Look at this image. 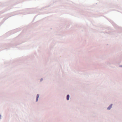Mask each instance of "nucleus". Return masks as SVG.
Instances as JSON below:
<instances>
[{"label": "nucleus", "instance_id": "1", "mask_svg": "<svg viewBox=\"0 0 122 122\" xmlns=\"http://www.w3.org/2000/svg\"><path fill=\"white\" fill-rule=\"evenodd\" d=\"M40 95L39 94H38L36 96V102H37L38 101V98L39 97Z\"/></svg>", "mask_w": 122, "mask_h": 122}, {"label": "nucleus", "instance_id": "2", "mask_svg": "<svg viewBox=\"0 0 122 122\" xmlns=\"http://www.w3.org/2000/svg\"><path fill=\"white\" fill-rule=\"evenodd\" d=\"M112 104H111L107 108L108 110H110L112 107Z\"/></svg>", "mask_w": 122, "mask_h": 122}, {"label": "nucleus", "instance_id": "3", "mask_svg": "<svg viewBox=\"0 0 122 122\" xmlns=\"http://www.w3.org/2000/svg\"><path fill=\"white\" fill-rule=\"evenodd\" d=\"M69 95H68L67 96V100H69Z\"/></svg>", "mask_w": 122, "mask_h": 122}, {"label": "nucleus", "instance_id": "4", "mask_svg": "<svg viewBox=\"0 0 122 122\" xmlns=\"http://www.w3.org/2000/svg\"><path fill=\"white\" fill-rule=\"evenodd\" d=\"M43 78H41V79H40V82H41L42 81H43Z\"/></svg>", "mask_w": 122, "mask_h": 122}, {"label": "nucleus", "instance_id": "5", "mask_svg": "<svg viewBox=\"0 0 122 122\" xmlns=\"http://www.w3.org/2000/svg\"><path fill=\"white\" fill-rule=\"evenodd\" d=\"M2 118V116L1 114L0 113V119H1Z\"/></svg>", "mask_w": 122, "mask_h": 122}]
</instances>
